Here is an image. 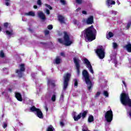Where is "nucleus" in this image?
Instances as JSON below:
<instances>
[{
    "instance_id": "obj_1",
    "label": "nucleus",
    "mask_w": 131,
    "mask_h": 131,
    "mask_svg": "<svg viewBox=\"0 0 131 131\" xmlns=\"http://www.w3.org/2000/svg\"><path fill=\"white\" fill-rule=\"evenodd\" d=\"M97 35V30L94 28L93 26H91L89 28L84 30L81 33V37H85L86 41H93L96 39Z\"/></svg>"
},
{
    "instance_id": "obj_2",
    "label": "nucleus",
    "mask_w": 131,
    "mask_h": 131,
    "mask_svg": "<svg viewBox=\"0 0 131 131\" xmlns=\"http://www.w3.org/2000/svg\"><path fill=\"white\" fill-rule=\"evenodd\" d=\"M71 75L69 73L66 74L64 75V82H63V88L62 93L60 95L59 101L61 103L64 101V91H66L67 87L68 86V82L69 81V79L70 78Z\"/></svg>"
},
{
    "instance_id": "obj_3",
    "label": "nucleus",
    "mask_w": 131,
    "mask_h": 131,
    "mask_svg": "<svg viewBox=\"0 0 131 131\" xmlns=\"http://www.w3.org/2000/svg\"><path fill=\"white\" fill-rule=\"evenodd\" d=\"M82 76L83 79H84V81L86 82L88 86V90L89 92H91L92 90V88H93V83H92V81L90 80V74L88 71L84 70L82 72Z\"/></svg>"
},
{
    "instance_id": "obj_4",
    "label": "nucleus",
    "mask_w": 131,
    "mask_h": 131,
    "mask_svg": "<svg viewBox=\"0 0 131 131\" xmlns=\"http://www.w3.org/2000/svg\"><path fill=\"white\" fill-rule=\"evenodd\" d=\"M121 102L124 106L131 107V100L128 97V94L123 92L120 95Z\"/></svg>"
},
{
    "instance_id": "obj_5",
    "label": "nucleus",
    "mask_w": 131,
    "mask_h": 131,
    "mask_svg": "<svg viewBox=\"0 0 131 131\" xmlns=\"http://www.w3.org/2000/svg\"><path fill=\"white\" fill-rule=\"evenodd\" d=\"M2 30H5V32L7 35L9 36H12L14 34V32L13 31V29H12V26L11 24L6 23L4 24L3 28L0 27V31Z\"/></svg>"
},
{
    "instance_id": "obj_6",
    "label": "nucleus",
    "mask_w": 131,
    "mask_h": 131,
    "mask_svg": "<svg viewBox=\"0 0 131 131\" xmlns=\"http://www.w3.org/2000/svg\"><path fill=\"white\" fill-rule=\"evenodd\" d=\"M64 40L62 38H59L58 41L61 45H64V46H70L72 43V41L70 40V38L68 33L67 32H64Z\"/></svg>"
},
{
    "instance_id": "obj_7",
    "label": "nucleus",
    "mask_w": 131,
    "mask_h": 131,
    "mask_svg": "<svg viewBox=\"0 0 131 131\" xmlns=\"http://www.w3.org/2000/svg\"><path fill=\"white\" fill-rule=\"evenodd\" d=\"M96 53L99 59H104L105 58V50L103 46H99L96 50Z\"/></svg>"
},
{
    "instance_id": "obj_8",
    "label": "nucleus",
    "mask_w": 131,
    "mask_h": 131,
    "mask_svg": "<svg viewBox=\"0 0 131 131\" xmlns=\"http://www.w3.org/2000/svg\"><path fill=\"white\" fill-rule=\"evenodd\" d=\"M30 111L32 112H35V114H36L40 119H42L43 118V115L42 114V112L41 111L39 110V108H37L35 107V106H33L30 108Z\"/></svg>"
},
{
    "instance_id": "obj_9",
    "label": "nucleus",
    "mask_w": 131,
    "mask_h": 131,
    "mask_svg": "<svg viewBox=\"0 0 131 131\" xmlns=\"http://www.w3.org/2000/svg\"><path fill=\"white\" fill-rule=\"evenodd\" d=\"M104 118L107 122H111L113 119V112L112 110H110L104 114Z\"/></svg>"
},
{
    "instance_id": "obj_10",
    "label": "nucleus",
    "mask_w": 131,
    "mask_h": 131,
    "mask_svg": "<svg viewBox=\"0 0 131 131\" xmlns=\"http://www.w3.org/2000/svg\"><path fill=\"white\" fill-rule=\"evenodd\" d=\"M89 111L88 110H86L81 113H80L79 115H78L77 116L74 115L73 118L75 120V121H78L79 119H80V118H84L86 116V114H88Z\"/></svg>"
},
{
    "instance_id": "obj_11",
    "label": "nucleus",
    "mask_w": 131,
    "mask_h": 131,
    "mask_svg": "<svg viewBox=\"0 0 131 131\" xmlns=\"http://www.w3.org/2000/svg\"><path fill=\"white\" fill-rule=\"evenodd\" d=\"M74 63L75 64L77 73L78 76H79V74H80V71H79V70L80 69V64H79L80 63V60L78 58H77V57H74Z\"/></svg>"
},
{
    "instance_id": "obj_12",
    "label": "nucleus",
    "mask_w": 131,
    "mask_h": 131,
    "mask_svg": "<svg viewBox=\"0 0 131 131\" xmlns=\"http://www.w3.org/2000/svg\"><path fill=\"white\" fill-rule=\"evenodd\" d=\"M84 64H85L86 68L89 70L90 72L92 74H94V70L93 69V67L92 66V64L87 58L84 59Z\"/></svg>"
},
{
    "instance_id": "obj_13",
    "label": "nucleus",
    "mask_w": 131,
    "mask_h": 131,
    "mask_svg": "<svg viewBox=\"0 0 131 131\" xmlns=\"http://www.w3.org/2000/svg\"><path fill=\"white\" fill-rule=\"evenodd\" d=\"M83 24L85 25H90L91 24H93L94 23V17H90L88 18L83 19L82 20Z\"/></svg>"
},
{
    "instance_id": "obj_14",
    "label": "nucleus",
    "mask_w": 131,
    "mask_h": 131,
    "mask_svg": "<svg viewBox=\"0 0 131 131\" xmlns=\"http://www.w3.org/2000/svg\"><path fill=\"white\" fill-rule=\"evenodd\" d=\"M20 70H16V73H17L19 77H22L23 76V72L25 71V67L24 64H21L19 65Z\"/></svg>"
},
{
    "instance_id": "obj_15",
    "label": "nucleus",
    "mask_w": 131,
    "mask_h": 131,
    "mask_svg": "<svg viewBox=\"0 0 131 131\" xmlns=\"http://www.w3.org/2000/svg\"><path fill=\"white\" fill-rule=\"evenodd\" d=\"M111 61L114 63L115 67H117V60H116V54H112L111 56Z\"/></svg>"
},
{
    "instance_id": "obj_16",
    "label": "nucleus",
    "mask_w": 131,
    "mask_h": 131,
    "mask_svg": "<svg viewBox=\"0 0 131 131\" xmlns=\"http://www.w3.org/2000/svg\"><path fill=\"white\" fill-rule=\"evenodd\" d=\"M106 4L107 7L110 8V7H112V5H115V1L113 0H106Z\"/></svg>"
},
{
    "instance_id": "obj_17",
    "label": "nucleus",
    "mask_w": 131,
    "mask_h": 131,
    "mask_svg": "<svg viewBox=\"0 0 131 131\" xmlns=\"http://www.w3.org/2000/svg\"><path fill=\"white\" fill-rule=\"evenodd\" d=\"M48 85L49 89L50 88H53L55 86V81L52 80H48Z\"/></svg>"
},
{
    "instance_id": "obj_18",
    "label": "nucleus",
    "mask_w": 131,
    "mask_h": 131,
    "mask_svg": "<svg viewBox=\"0 0 131 131\" xmlns=\"http://www.w3.org/2000/svg\"><path fill=\"white\" fill-rule=\"evenodd\" d=\"M15 97L18 101L22 102V96L21 95V94L19 93H15Z\"/></svg>"
},
{
    "instance_id": "obj_19",
    "label": "nucleus",
    "mask_w": 131,
    "mask_h": 131,
    "mask_svg": "<svg viewBox=\"0 0 131 131\" xmlns=\"http://www.w3.org/2000/svg\"><path fill=\"white\" fill-rule=\"evenodd\" d=\"M24 16H32V17H34L35 13L33 11H30L28 13H24Z\"/></svg>"
},
{
    "instance_id": "obj_20",
    "label": "nucleus",
    "mask_w": 131,
    "mask_h": 131,
    "mask_svg": "<svg viewBox=\"0 0 131 131\" xmlns=\"http://www.w3.org/2000/svg\"><path fill=\"white\" fill-rule=\"evenodd\" d=\"M124 49H126V50L128 52V53H131V44L128 43L124 47Z\"/></svg>"
},
{
    "instance_id": "obj_21",
    "label": "nucleus",
    "mask_w": 131,
    "mask_h": 131,
    "mask_svg": "<svg viewBox=\"0 0 131 131\" xmlns=\"http://www.w3.org/2000/svg\"><path fill=\"white\" fill-rule=\"evenodd\" d=\"M58 20L60 22V23H65V17H58Z\"/></svg>"
},
{
    "instance_id": "obj_22",
    "label": "nucleus",
    "mask_w": 131,
    "mask_h": 131,
    "mask_svg": "<svg viewBox=\"0 0 131 131\" xmlns=\"http://www.w3.org/2000/svg\"><path fill=\"white\" fill-rule=\"evenodd\" d=\"M60 63H61V58H60V57L57 56L55 60V63L58 64H60Z\"/></svg>"
},
{
    "instance_id": "obj_23",
    "label": "nucleus",
    "mask_w": 131,
    "mask_h": 131,
    "mask_svg": "<svg viewBox=\"0 0 131 131\" xmlns=\"http://www.w3.org/2000/svg\"><path fill=\"white\" fill-rule=\"evenodd\" d=\"M113 33L110 32L107 35H106V38L107 39L111 38V37H113Z\"/></svg>"
},
{
    "instance_id": "obj_24",
    "label": "nucleus",
    "mask_w": 131,
    "mask_h": 131,
    "mask_svg": "<svg viewBox=\"0 0 131 131\" xmlns=\"http://www.w3.org/2000/svg\"><path fill=\"white\" fill-rule=\"evenodd\" d=\"M127 115L131 119V108L129 107L127 109Z\"/></svg>"
},
{
    "instance_id": "obj_25",
    "label": "nucleus",
    "mask_w": 131,
    "mask_h": 131,
    "mask_svg": "<svg viewBox=\"0 0 131 131\" xmlns=\"http://www.w3.org/2000/svg\"><path fill=\"white\" fill-rule=\"evenodd\" d=\"M94 121V116L92 115L89 116L88 118V122H93Z\"/></svg>"
},
{
    "instance_id": "obj_26",
    "label": "nucleus",
    "mask_w": 131,
    "mask_h": 131,
    "mask_svg": "<svg viewBox=\"0 0 131 131\" xmlns=\"http://www.w3.org/2000/svg\"><path fill=\"white\" fill-rule=\"evenodd\" d=\"M57 95H56V93L53 94L51 97V101L52 102H56V98Z\"/></svg>"
},
{
    "instance_id": "obj_27",
    "label": "nucleus",
    "mask_w": 131,
    "mask_h": 131,
    "mask_svg": "<svg viewBox=\"0 0 131 131\" xmlns=\"http://www.w3.org/2000/svg\"><path fill=\"white\" fill-rule=\"evenodd\" d=\"M47 131H55V128L52 125H50L48 126Z\"/></svg>"
},
{
    "instance_id": "obj_28",
    "label": "nucleus",
    "mask_w": 131,
    "mask_h": 131,
    "mask_svg": "<svg viewBox=\"0 0 131 131\" xmlns=\"http://www.w3.org/2000/svg\"><path fill=\"white\" fill-rule=\"evenodd\" d=\"M38 17H45V14L41 11H38Z\"/></svg>"
},
{
    "instance_id": "obj_29",
    "label": "nucleus",
    "mask_w": 131,
    "mask_h": 131,
    "mask_svg": "<svg viewBox=\"0 0 131 131\" xmlns=\"http://www.w3.org/2000/svg\"><path fill=\"white\" fill-rule=\"evenodd\" d=\"M103 95L104 96H105V97H106L107 98H108V97H109V94H108V92L104 91L103 92Z\"/></svg>"
},
{
    "instance_id": "obj_30",
    "label": "nucleus",
    "mask_w": 131,
    "mask_h": 131,
    "mask_svg": "<svg viewBox=\"0 0 131 131\" xmlns=\"http://www.w3.org/2000/svg\"><path fill=\"white\" fill-rule=\"evenodd\" d=\"M117 47H118V45H117V43H116V42H113V49H117Z\"/></svg>"
},
{
    "instance_id": "obj_31",
    "label": "nucleus",
    "mask_w": 131,
    "mask_h": 131,
    "mask_svg": "<svg viewBox=\"0 0 131 131\" xmlns=\"http://www.w3.org/2000/svg\"><path fill=\"white\" fill-rule=\"evenodd\" d=\"M110 14H111L112 15H117V12L112 10L110 11Z\"/></svg>"
},
{
    "instance_id": "obj_32",
    "label": "nucleus",
    "mask_w": 131,
    "mask_h": 131,
    "mask_svg": "<svg viewBox=\"0 0 131 131\" xmlns=\"http://www.w3.org/2000/svg\"><path fill=\"white\" fill-rule=\"evenodd\" d=\"M82 130V131H90V130H89V129H88V127H86V126H83Z\"/></svg>"
},
{
    "instance_id": "obj_33",
    "label": "nucleus",
    "mask_w": 131,
    "mask_h": 131,
    "mask_svg": "<svg viewBox=\"0 0 131 131\" xmlns=\"http://www.w3.org/2000/svg\"><path fill=\"white\" fill-rule=\"evenodd\" d=\"M10 0H5V5L6 6H10Z\"/></svg>"
},
{
    "instance_id": "obj_34",
    "label": "nucleus",
    "mask_w": 131,
    "mask_h": 131,
    "mask_svg": "<svg viewBox=\"0 0 131 131\" xmlns=\"http://www.w3.org/2000/svg\"><path fill=\"white\" fill-rule=\"evenodd\" d=\"M0 57H1L2 58H4V57H5V54L3 51H1L0 52Z\"/></svg>"
},
{
    "instance_id": "obj_35",
    "label": "nucleus",
    "mask_w": 131,
    "mask_h": 131,
    "mask_svg": "<svg viewBox=\"0 0 131 131\" xmlns=\"http://www.w3.org/2000/svg\"><path fill=\"white\" fill-rule=\"evenodd\" d=\"M45 7H46L47 8L49 9V10H52V7H51V6H50L49 5H48V4H45Z\"/></svg>"
},
{
    "instance_id": "obj_36",
    "label": "nucleus",
    "mask_w": 131,
    "mask_h": 131,
    "mask_svg": "<svg viewBox=\"0 0 131 131\" xmlns=\"http://www.w3.org/2000/svg\"><path fill=\"white\" fill-rule=\"evenodd\" d=\"M45 7H46L47 8L49 9V10H52V7H51V6H50L49 5H48V4H45Z\"/></svg>"
},
{
    "instance_id": "obj_37",
    "label": "nucleus",
    "mask_w": 131,
    "mask_h": 131,
    "mask_svg": "<svg viewBox=\"0 0 131 131\" xmlns=\"http://www.w3.org/2000/svg\"><path fill=\"white\" fill-rule=\"evenodd\" d=\"M130 25H131V21H129V23H128L127 26H126V29H128V28H129V27H130Z\"/></svg>"
},
{
    "instance_id": "obj_38",
    "label": "nucleus",
    "mask_w": 131,
    "mask_h": 131,
    "mask_svg": "<svg viewBox=\"0 0 131 131\" xmlns=\"http://www.w3.org/2000/svg\"><path fill=\"white\" fill-rule=\"evenodd\" d=\"M74 81V85H75V86H77V85H78L77 80L76 79H75Z\"/></svg>"
},
{
    "instance_id": "obj_39",
    "label": "nucleus",
    "mask_w": 131,
    "mask_h": 131,
    "mask_svg": "<svg viewBox=\"0 0 131 131\" xmlns=\"http://www.w3.org/2000/svg\"><path fill=\"white\" fill-rule=\"evenodd\" d=\"M100 95H101V93L100 92H97L95 95V98H98Z\"/></svg>"
},
{
    "instance_id": "obj_40",
    "label": "nucleus",
    "mask_w": 131,
    "mask_h": 131,
    "mask_svg": "<svg viewBox=\"0 0 131 131\" xmlns=\"http://www.w3.org/2000/svg\"><path fill=\"white\" fill-rule=\"evenodd\" d=\"M60 3L62 5H66V1L65 0H60Z\"/></svg>"
},
{
    "instance_id": "obj_41",
    "label": "nucleus",
    "mask_w": 131,
    "mask_h": 131,
    "mask_svg": "<svg viewBox=\"0 0 131 131\" xmlns=\"http://www.w3.org/2000/svg\"><path fill=\"white\" fill-rule=\"evenodd\" d=\"M37 5H38V6H41V1L38 0L37 2Z\"/></svg>"
},
{
    "instance_id": "obj_42",
    "label": "nucleus",
    "mask_w": 131,
    "mask_h": 131,
    "mask_svg": "<svg viewBox=\"0 0 131 131\" xmlns=\"http://www.w3.org/2000/svg\"><path fill=\"white\" fill-rule=\"evenodd\" d=\"M48 29H49L50 30L53 29V25H50L49 26H48Z\"/></svg>"
},
{
    "instance_id": "obj_43",
    "label": "nucleus",
    "mask_w": 131,
    "mask_h": 131,
    "mask_svg": "<svg viewBox=\"0 0 131 131\" xmlns=\"http://www.w3.org/2000/svg\"><path fill=\"white\" fill-rule=\"evenodd\" d=\"M45 35H48L50 33V31L49 30H46L45 31Z\"/></svg>"
},
{
    "instance_id": "obj_44",
    "label": "nucleus",
    "mask_w": 131,
    "mask_h": 131,
    "mask_svg": "<svg viewBox=\"0 0 131 131\" xmlns=\"http://www.w3.org/2000/svg\"><path fill=\"white\" fill-rule=\"evenodd\" d=\"M76 2L77 4H81V2H82V0H76Z\"/></svg>"
},
{
    "instance_id": "obj_45",
    "label": "nucleus",
    "mask_w": 131,
    "mask_h": 131,
    "mask_svg": "<svg viewBox=\"0 0 131 131\" xmlns=\"http://www.w3.org/2000/svg\"><path fill=\"white\" fill-rule=\"evenodd\" d=\"M46 13L47 14V15H50V10H49V9H46Z\"/></svg>"
},
{
    "instance_id": "obj_46",
    "label": "nucleus",
    "mask_w": 131,
    "mask_h": 131,
    "mask_svg": "<svg viewBox=\"0 0 131 131\" xmlns=\"http://www.w3.org/2000/svg\"><path fill=\"white\" fill-rule=\"evenodd\" d=\"M40 19L42 20V21H45V20H46V17H40Z\"/></svg>"
},
{
    "instance_id": "obj_47",
    "label": "nucleus",
    "mask_w": 131,
    "mask_h": 131,
    "mask_svg": "<svg viewBox=\"0 0 131 131\" xmlns=\"http://www.w3.org/2000/svg\"><path fill=\"white\" fill-rule=\"evenodd\" d=\"M73 23L74 24H78V21L76 19H74L73 20Z\"/></svg>"
},
{
    "instance_id": "obj_48",
    "label": "nucleus",
    "mask_w": 131,
    "mask_h": 131,
    "mask_svg": "<svg viewBox=\"0 0 131 131\" xmlns=\"http://www.w3.org/2000/svg\"><path fill=\"white\" fill-rule=\"evenodd\" d=\"M60 55L62 57H65V53L64 52H61V53H60Z\"/></svg>"
},
{
    "instance_id": "obj_49",
    "label": "nucleus",
    "mask_w": 131,
    "mask_h": 131,
    "mask_svg": "<svg viewBox=\"0 0 131 131\" xmlns=\"http://www.w3.org/2000/svg\"><path fill=\"white\" fill-rule=\"evenodd\" d=\"M122 83L124 85V88H126V84H125V82L124 81H122Z\"/></svg>"
},
{
    "instance_id": "obj_50",
    "label": "nucleus",
    "mask_w": 131,
    "mask_h": 131,
    "mask_svg": "<svg viewBox=\"0 0 131 131\" xmlns=\"http://www.w3.org/2000/svg\"><path fill=\"white\" fill-rule=\"evenodd\" d=\"M7 123H4V125H3L4 128H6V127H7Z\"/></svg>"
},
{
    "instance_id": "obj_51",
    "label": "nucleus",
    "mask_w": 131,
    "mask_h": 131,
    "mask_svg": "<svg viewBox=\"0 0 131 131\" xmlns=\"http://www.w3.org/2000/svg\"><path fill=\"white\" fill-rule=\"evenodd\" d=\"M45 109L46 110L47 112H48V111H49V108H48V107L47 106H45Z\"/></svg>"
},
{
    "instance_id": "obj_52",
    "label": "nucleus",
    "mask_w": 131,
    "mask_h": 131,
    "mask_svg": "<svg viewBox=\"0 0 131 131\" xmlns=\"http://www.w3.org/2000/svg\"><path fill=\"white\" fill-rule=\"evenodd\" d=\"M82 13L83 14V15H86V11H83L82 12Z\"/></svg>"
},
{
    "instance_id": "obj_53",
    "label": "nucleus",
    "mask_w": 131,
    "mask_h": 131,
    "mask_svg": "<svg viewBox=\"0 0 131 131\" xmlns=\"http://www.w3.org/2000/svg\"><path fill=\"white\" fill-rule=\"evenodd\" d=\"M22 20H23V21H26V20H27L26 17H22Z\"/></svg>"
},
{
    "instance_id": "obj_54",
    "label": "nucleus",
    "mask_w": 131,
    "mask_h": 131,
    "mask_svg": "<svg viewBox=\"0 0 131 131\" xmlns=\"http://www.w3.org/2000/svg\"><path fill=\"white\" fill-rule=\"evenodd\" d=\"M32 76L33 78H34V77H35V74L32 73Z\"/></svg>"
},
{
    "instance_id": "obj_55",
    "label": "nucleus",
    "mask_w": 131,
    "mask_h": 131,
    "mask_svg": "<svg viewBox=\"0 0 131 131\" xmlns=\"http://www.w3.org/2000/svg\"><path fill=\"white\" fill-rule=\"evenodd\" d=\"M60 124L61 126H63L64 125V123H63V122H60Z\"/></svg>"
},
{
    "instance_id": "obj_56",
    "label": "nucleus",
    "mask_w": 131,
    "mask_h": 131,
    "mask_svg": "<svg viewBox=\"0 0 131 131\" xmlns=\"http://www.w3.org/2000/svg\"><path fill=\"white\" fill-rule=\"evenodd\" d=\"M28 30L30 31V32H33V30H32V29H30V28H29V29H28Z\"/></svg>"
},
{
    "instance_id": "obj_57",
    "label": "nucleus",
    "mask_w": 131,
    "mask_h": 131,
    "mask_svg": "<svg viewBox=\"0 0 131 131\" xmlns=\"http://www.w3.org/2000/svg\"><path fill=\"white\" fill-rule=\"evenodd\" d=\"M117 3L118 5H120V2H119V1H118V0H117Z\"/></svg>"
},
{
    "instance_id": "obj_58",
    "label": "nucleus",
    "mask_w": 131,
    "mask_h": 131,
    "mask_svg": "<svg viewBox=\"0 0 131 131\" xmlns=\"http://www.w3.org/2000/svg\"><path fill=\"white\" fill-rule=\"evenodd\" d=\"M34 9H37V6L36 5L34 6Z\"/></svg>"
},
{
    "instance_id": "obj_59",
    "label": "nucleus",
    "mask_w": 131,
    "mask_h": 131,
    "mask_svg": "<svg viewBox=\"0 0 131 131\" xmlns=\"http://www.w3.org/2000/svg\"><path fill=\"white\" fill-rule=\"evenodd\" d=\"M8 91H9V92H12V89H8Z\"/></svg>"
},
{
    "instance_id": "obj_60",
    "label": "nucleus",
    "mask_w": 131,
    "mask_h": 131,
    "mask_svg": "<svg viewBox=\"0 0 131 131\" xmlns=\"http://www.w3.org/2000/svg\"><path fill=\"white\" fill-rule=\"evenodd\" d=\"M79 10H81V8H78V9H77V11L78 12V11H79Z\"/></svg>"
},
{
    "instance_id": "obj_61",
    "label": "nucleus",
    "mask_w": 131,
    "mask_h": 131,
    "mask_svg": "<svg viewBox=\"0 0 131 131\" xmlns=\"http://www.w3.org/2000/svg\"><path fill=\"white\" fill-rule=\"evenodd\" d=\"M105 128H106V129H107V128H108V126H107L106 124H105Z\"/></svg>"
},
{
    "instance_id": "obj_62",
    "label": "nucleus",
    "mask_w": 131,
    "mask_h": 131,
    "mask_svg": "<svg viewBox=\"0 0 131 131\" xmlns=\"http://www.w3.org/2000/svg\"><path fill=\"white\" fill-rule=\"evenodd\" d=\"M42 75H45V72H42Z\"/></svg>"
},
{
    "instance_id": "obj_63",
    "label": "nucleus",
    "mask_w": 131,
    "mask_h": 131,
    "mask_svg": "<svg viewBox=\"0 0 131 131\" xmlns=\"http://www.w3.org/2000/svg\"><path fill=\"white\" fill-rule=\"evenodd\" d=\"M59 17H62V16L60 15V16H59Z\"/></svg>"
},
{
    "instance_id": "obj_64",
    "label": "nucleus",
    "mask_w": 131,
    "mask_h": 131,
    "mask_svg": "<svg viewBox=\"0 0 131 131\" xmlns=\"http://www.w3.org/2000/svg\"><path fill=\"white\" fill-rule=\"evenodd\" d=\"M73 113H74V114H75L76 113H75V112H74Z\"/></svg>"
}]
</instances>
